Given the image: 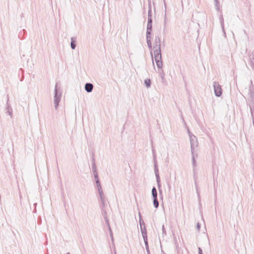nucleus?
Wrapping results in <instances>:
<instances>
[{"instance_id":"1","label":"nucleus","mask_w":254,"mask_h":254,"mask_svg":"<svg viewBox=\"0 0 254 254\" xmlns=\"http://www.w3.org/2000/svg\"><path fill=\"white\" fill-rule=\"evenodd\" d=\"M161 40L160 37L156 36L154 38V46L153 47L154 60L156 65L159 68H161L163 66L162 61V56L161 54Z\"/></svg>"},{"instance_id":"9","label":"nucleus","mask_w":254,"mask_h":254,"mask_svg":"<svg viewBox=\"0 0 254 254\" xmlns=\"http://www.w3.org/2000/svg\"><path fill=\"white\" fill-rule=\"evenodd\" d=\"M146 41L149 50H151L152 49V43H151V33L148 35V33H146Z\"/></svg>"},{"instance_id":"45","label":"nucleus","mask_w":254,"mask_h":254,"mask_svg":"<svg viewBox=\"0 0 254 254\" xmlns=\"http://www.w3.org/2000/svg\"><path fill=\"white\" fill-rule=\"evenodd\" d=\"M163 1H164V6H165V11H166V2H165V0H163Z\"/></svg>"},{"instance_id":"5","label":"nucleus","mask_w":254,"mask_h":254,"mask_svg":"<svg viewBox=\"0 0 254 254\" xmlns=\"http://www.w3.org/2000/svg\"><path fill=\"white\" fill-rule=\"evenodd\" d=\"M214 94L217 97H220L222 95V88L218 82H213Z\"/></svg>"},{"instance_id":"36","label":"nucleus","mask_w":254,"mask_h":254,"mask_svg":"<svg viewBox=\"0 0 254 254\" xmlns=\"http://www.w3.org/2000/svg\"><path fill=\"white\" fill-rule=\"evenodd\" d=\"M250 111L252 116H253V114L254 112V108H252V107H250Z\"/></svg>"},{"instance_id":"10","label":"nucleus","mask_w":254,"mask_h":254,"mask_svg":"<svg viewBox=\"0 0 254 254\" xmlns=\"http://www.w3.org/2000/svg\"><path fill=\"white\" fill-rule=\"evenodd\" d=\"M93 89V85L90 83H87L85 85V90L88 93L92 92Z\"/></svg>"},{"instance_id":"37","label":"nucleus","mask_w":254,"mask_h":254,"mask_svg":"<svg viewBox=\"0 0 254 254\" xmlns=\"http://www.w3.org/2000/svg\"><path fill=\"white\" fill-rule=\"evenodd\" d=\"M196 228L197 230L199 231L200 228V224L199 223H197Z\"/></svg>"},{"instance_id":"11","label":"nucleus","mask_w":254,"mask_h":254,"mask_svg":"<svg viewBox=\"0 0 254 254\" xmlns=\"http://www.w3.org/2000/svg\"><path fill=\"white\" fill-rule=\"evenodd\" d=\"M109 202L108 200L104 201L99 202V205L101 209L109 208L108 206Z\"/></svg>"},{"instance_id":"26","label":"nucleus","mask_w":254,"mask_h":254,"mask_svg":"<svg viewBox=\"0 0 254 254\" xmlns=\"http://www.w3.org/2000/svg\"><path fill=\"white\" fill-rule=\"evenodd\" d=\"M214 1H215V5L216 7V9L217 11H219L220 9V7H219L220 3L219 2V1H218V0H214Z\"/></svg>"},{"instance_id":"19","label":"nucleus","mask_w":254,"mask_h":254,"mask_svg":"<svg viewBox=\"0 0 254 254\" xmlns=\"http://www.w3.org/2000/svg\"><path fill=\"white\" fill-rule=\"evenodd\" d=\"M149 4H148V18H152V10H151V5L150 3V0H148Z\"/></svg>"},{"instance_id":"3","label":"nucleus","mask_w":254,"mask_h":254,"mask_svg":"<svg viewBox=\"0 0 254 254\" xmlns=\"http://www.w3.org/2000/svg\"><path fill=\"white\" fill-rule=\"evenodd\" d=\"M191 156H192V165H193V172H194V184H195V188H196V193H197V196H198V200L199 201V204L200 205V193H199V190H198V187L197 186V182H196V178L195 177V168L196 167V162L195 161V158H197V153H195V152L193 153V154H191Z\"/></svg>"},{"instance_id":"2","label":"nucleus","mask_w":254,"mask_h":254,"mask_svg":"<svg viewBox=\"0 0 254 254\" xmlns=\"http://www.w3.org/2000/svg\"><path fill=\"white\" fill-rule=\"evenodd\" d=\"M62 94V90L60 87H58V83H57L55 87L54 97V102L56 109H57L58 108L59 103L61 101Z\"/></svg>"},{"instance_id":"27","label":"nucleus","mask_w":254,"mask_h":254,"mask_svg":"<svg viewBox=\"0 0 254 254\" xmlns=\"http://www.w3.org/2000/svg\"><path fill=\"white\" fill-rule=\"evenodd\" d=\"M105 222H106V225L108 228V229L109 230L110 228H111V227H110V223H109V220L108 219V218H106V219H104Z\"/></svg>"},{"instance_id":"8","label":"nucleus","mask_w":254,"mask_h":254,"mask_svg":"<svg viewBox=\"0 0 254 254\" xmlns=\"http://www.w3.org/2000/svg\"><path fill=\"white\" fill-rule=\"evenodd\" d=\"M248 64L254 70V55L252 53L249 56Z\"/></svg>"},{"instance_id":"43","label":"nucleus","mask_w":254,"mask_h":254,"mask_svg":"<svg viewBox=\"0 0 254 254\" xmlns=\"http://www.w3.org/2000/svg\"><path fill=\"white\" fill-rule=\"evenodd\" d=\"M168 190H169V191H170V190H171V185L170 184V183H168Z\"/></svg>"},{"instance_id":"42","label":"nucleus","mask_w":254,"mask_h":254,"mask_svg":"<svg viewBox=\"0 0 254 254\" xmlns=\"http://www.w3.org/2000/svg\"><path fill=\"white\" fill-rule=\"evenodd\" d=\"M95 181L99 180L98 175L94 176Z\"/></svg>"},{"instance_id":"25","label":"nucleus","mask_w":254,"mask_h":254,"mask_svg":"<svg viewBox=\"0 0 254 254\" xmlns=\"http://www.w3.org/2000/svg\"><path fill=\"white\" fill-rule=\"evenodd\" d=\"M142 237H143V240L144 241V243L145 244L146 243H148L147 232H142Z\"/></svg>"},{"instance_id":"7","label":"nucleus","mask_w":254,"mask_h":254,"mask_svg":"<svg viewBox=\"0 0 254 254\" xmlns=\"http://www.w3.org/2000/svg\"><path fill=\"white\" fill-rule=\"evenodd\" d=\"M152 18H148L147 30L146 33H148V35L151 33L152 28Z\"/></svg>"},{"instance_id":"6","label":"nucleus","mask_w":254,"mask_h":254,"mask_svg":"<svg viewBox=\"0 0 254 254\" xmlns=\"http://www.w3.org/2000/svg\"><path fill=\"white\" fill-rule=\"evenodd\" d=\"M6 113L8 114L11 118H12V109L9 104L8 95L7 96L6 107L5 108Z\"/></svg>"},{"instance_id":"29","label":"nucleus","mask_w":254,"mask_h":254,"mask_svg":"<svg viewBox=\"0 0 254 254\" xmlns=\"http://www.w3.org/2000/svg\"><path fill=\"white\" fill-rule=\"evenodd\" d=\"M97 187L99 193L103 192V190L102 189L101 185L97 186Z\"/></svg>"},{"instance_id":"39","label":"nucleus","mask_w":254,"mask_h":254,"mask_svg":"<svg viewBox=\"0 0 254 254\" xmlns=\"http://www.w3.org/2000/svg\"><path fill=\"white\" fill-rule=\"evenodd\" d=\"M250 96L251 99L254 101V93H251Z\"/></svg>"},{"instance_id":"4","label":"nucleus","mask_w":254,"mask_h":254,"mask_svg":"<svg viewBox=\"0 0 254 254\" xmlns=\"http://www.w3.org/2000/svg\"><path fill=\"white\" fill-rule=\"evenodd\" d=\"M190 148H191V153L195 152V148L198 146V142L197 139L195 136H191L190 138Z\"/></svg>"},{"instance_id":"47","label":"nucleus","mask_w":254,"mask_h":254,"mask_svg":"<svg viewBox=\"0 0 254 254\" xmlns=\"http://www.w3.org/2000/svg\"><path fill=\"white\" fill-rule=\"evenodd\" d=\"M22 36V34L21 33V32L19 33V35H18V37L20 38H21V36Z\"/></svg>"},{"instance_id":"20","label":"nucleus","mask_w":254,"mask_h":254,"mask_svg":"<svg viewBox=\"0 0 254 254\" xmlns=\"http://www.w3.org/2000/svg\"><path fill=\"white\" fill-rule=\"evenodd\" d=\"M92 171H95V170H97V169H96V164H95V158L94 157V154H93V155H92Z\"/></svg>"},{"instance_id":"13","label":"nucleus","mask_w":254,"mask_h":254,"mask_svg":"<svg viewBox=\"0 0 254 254\" xmlns=\"http://www.w3.org/2000/svg\"><path fill=\"white\" fill-rule=\"evenodd\" d=\"M156 181H157V186H158L159 191V194L160 195H161V196L162 197V190L161 189V181H160V177H156Z\"/></svg>"},{"instance_id":"18","label":"nucleus","mask_w":254,"mask_h":254,"mask_svg":"<svg viewBox=\"0 0 254 254\" xmlns=\"http://www.w3.org/2000/svg\"><path fill=\"white\" fill-rule=\"evenodd\" d=\"M151 193L153 198L157 197V190L155 187H153L152 189Z\"/></svg>"},{"instance_id":"40","label":"nucleus","mask_w":254,"mask_h":254,"mask_svg":"<svg viewBox=\"0 0 254 254\" xmlns=\"http://www.w3.org/2000/svg\"><path fill=\"white\" fill-rule=\"evenodd\" d=\"M95 181H96V186L101 185V184H100L99 180H96Z\"/></svg>"},{"instance_id":"22","label":"nucleus","mask_w":254,"mask_h":254,"mask_svg":"<svg viewBox=\"0 0 254 254\" xmlns=\"http://www.w3.org/2000/svg\"><path fill=\"white\" fill-rule=\"evenodd\" d=\"M139 221L140 227L142 228V227H143V226H145V223L143 221V219H142L141 216V214L140 213H139Z\"/></svg>"},{"instance_id":"51","label":"nucleus","mask_w":254,"mask_h":254,"mask_svg":"<svg viewBox=\"0 0 254 254\" xmlns=\"http://www.w3.org/2000/svg\"><path fill=\"white\" fill-rule=\"evenodd\" d=\"M115 254H117L116 252H115Z\"/></svg>"},{"instance_id":"12","label":"nucleus","mask_w":254,"mask_h":254,"mask_svg":"<svg viewBox=\"0 0 254 254\" xmlns=\"http://www.w3.org/2000/svg\"><path fill=\"white\" fill-rule=\"evenodd\" d=\"M164 22H163V31H165L166 29H167V24H168V20L167 19V13H166V11H165V14H164Z\"/></svg>"},{"instance_id":"34","label":"nucleus","mask_w":254,"mask_h":254,"mask_svg":"<svg viewBox=\"0 0 254 254\" xmlns=\"http://www.w3.org/2000/svg\"><path fill=\"white\" fill-rule=\"evenodd\" d=\"M140 230H141V233H142V232H147L145 226H143V227L140 228Z\"/></svg>"},{"instance_id":"24","label":"nucleus","mask_w":254,"mask_h":254,"mask_svg":"<svg viewBox=\"0 0 254 254\" xmlns=\"http://www.w3.org/2000/svg\"><path fill=\"white\" fill-rule=\"evenodd\" d=\"M153 199V205L155 208H157L159 207V201L158 200L157 197L154 198Z\"/></svg>"},{"instance_id":"33","label":"nucleus","mask_w":254,"mask_h":254,"mask_svg":"<svg viewBox=\"0 0 254 254\" xmlns=\"http://www.w3.org/2000/svg\"><path fill=\"white\" fill-rule=\"evenodd\" d=\"M152 153H153V158H154V161H155V160H156V154H155V149L153 148H152Z\"/></svg>"},{"instance_id":"44","label":"nucleus","mask_w":254,"mask_h":254,"mask_svg":"<svg viewBox=\"0 0 254 254\" xmlns=\"http://www.w3.org/2000/svg\"><path fill=\"white\" fill-rule=\"evenodd\" d=\"M161 78H162V79H164V72L163 71H162V73L161 74Z\"/></svg>"},{"instance_id":"31","label":"nucleus","mask_w":254,"mask_h":254,"mask_svg":"<svg viewBox=\"0 0 254 254\" xmlns=\"http://www.w3.org/2000/svg\"><path fill=\"white\" fill-rule=\"evenodd\" d=\"M21 72L22 74H23V73H24V70L22 68H20L19 70V73ZM24 78V75H22V77L21 78V79H20V81H22L23 79Z\"/></svg>"},{"instance_id":"46","label":"nucleus","mask_w":254,"mask_h":254,"mask_svg":"<svg viewBox=\"0 0 254 254\" xmlns=\"http://www.w3.org/2000/svg\"><path fill=\"white\" fill-rule=\"evenodd\" d=\"M162 231L163 233H165L164 226H162Z\"/></svg>"},{"instance_id":"49","label":"nucleus","mask_w":254,"mask_h":254,"mask_svg":"<svg viewBox=\"0 0 254 254\" xmlns=\"http://www.w3.org/2000/svg\"><path fill=\"white\" fill-rule=\"evenodd\" d=\"M151 57L152 58V61L153 62V55H152V53H151Z\"/></svg>"},{"instance_id":"38","label":"nucleus","mask_w":254,"mask_h":254,"mask_svg":"<svg viewBox=\"0 0 254 254\" xmlns=\"http://www.w3.org/2000/svg\"><path fill=\"white\" fill-rule=\"evenodd\" d=\"M198 254H203L202 250L200 248H198Z\"/></svg>"},{"instance_id":"15","label":"nucleus","mask_w":254,"mask_h":254,"mask_svg":"<svg viewBox=\"0 0 254 254\" xmlns=\"http://www.w3.org/2000/svg\"><path fill=\"white\" fill-rule=\"evenodd\" d=\"M154 172H155V176L156 178L158 177H160L159 174V170L158 168L157 161L155 160V161H154Z\"/></svg>"},{"instance_id":"14","label":"nucleus","mask_w":254,"mask_h":254,"mask_svg":"<svg viewBox=\"0 0 254 254\" xmlns=\"http://www.w3.org/2000/svg\"><path fill=\"white\" fill-rule=\"evenodd\" d=\"M219 20L224 35L225 37H226V33L224 29V19L222 14L220 16Z\"/></svg>"},{"instance_id":"30","label":"nucleus","mask_w":254,"mask_h":254,"mask_svg":"<svg viewBox=\"0 0 254 254\" xmlns=\"http://www.w3.org/2000/svg\"><path fill=\"white\" fill-rule=\"evenodd\" d=\"M145 249L147 252V254H150L148 243H145Z\"/></svg>"},{"instance_id":"23","label":"nucleus","mask_w":254,"mask_h":254,"mask_svg":"<svg viewBox=\"0 0 254 254\" xmlns=\"http://www.w3.org/2000/svg\"><path fill=\"white\" fill-rule=\"evenodd\" d=\"M144 84L147 88L151 86V82L150 79H146L144 80Z\"/></svg>"},{"instance_id":"21","label":"nucleus","mask_w":254,"mask_h":254,"mask_svg":"<svg viewBox=\"0 0 254 254\" xmlns=\"http://www.w3.org/2000/svg\"><path fill=\"white\" fill-rule=\"evenodd\" d=\"M99 202H102V201H106V200H108L106 199V197L105 196L103 192L101 193H99Z\"/></svg>"},{"instance_id":"17","label":"nucleus","mask_w":254,"mask_h":254,"mask_svg":"<svg viewBox=\"0 0 254 254\" xmlns=\"http://www.w3.org/2000/svg\"><path fill=\"white\" fill-rule=\"evenodd\" d=\"M109 208L101 209L102 215H103L104 219H106L108 217V210Z\"/></svg>"},{"instance_id":"28","label":"nucleus","mask_w":254,"mask_h":254,"mask_svg":"<svg viewBox=\"0 0 254 254\" xmlns=\"http://www.w3.org/2000/svg\"><path fill=\"white\" fill-rule=\"evenodd\" d=\"M97 187L99 193L103 192V190L102 189L101 185L97 186Z\"/></svg>"},{"instance_id":"50","label":"nucleus","mask_w":254,"mask_h":254,"mask_svg":"<svg viewBox=\"0 0 254 254\" xmlns=\"http://www.w3.org/2000/svg\"><path fill=\"white\" fill-rule=\"evenodd\" d=\"M22 31H23V32L24 33L26 32V31H25V30L24 29H23V30H22Z\"/></svg>"},{"instance_id":"16","label":"nucleus","mask_w":254,"mask_h":254,"mask_svg":"<svg viewBox=\"0 0 254 254\" xmlns=\"http://www.w3.org/2000/svg\"><path fill=\"white\" fill-rule=\"evenodd\" d=\"M76 38L75 37H72L71 38V43H70V46H71V48L72 49V50H74L75 47H76V44H75V42H76Z\"/></svg>"},{"instance_id":"35","label":"nucleus","mask_w":254,"mask_h":254,"mask_svg":"<svg viewBox=\"0 0 254 254\" xmlns=\"http://www.w3.org/2000/svg\"><path fill=\"white\" fill-rule=\"evenodd\" d=\"M188 133L189 134V137L190 138V136H194V135H193L191 132L190 131V130H189V129L188 128Z\"/></svg>"},{"instance_id":"32","label":"nucleus","mask_w":254,"mask_h":254,"mask_svg":"<svg viewBox=\"0 0 254 254\" xmlns=\"http://www.w3.org/2000/svg\"><path fill=\"white\" fill-rule=\"evenodd\" d=\"M109 233H110V236L111 238L112 239V240L113 241V232L111 230V228H110V229L109 230Z\"/></svg>"},{"instance_id":"48","label":"nucleus","mask_w":254,"mask_h":254,"mask_svg":"<svg viewBox=\"0 0 254 254\" xmlns=\"http://www.w3.org/2000/svg\"><path fill=\"white\" fill-rule=\"evenodd\" d=\"M182 119H183V122L184 123H185V120H184V118H183V116H182Z\"/></svg>"},{"instance_id":"41","label":"nucleus","mask_w":254,"mask_h":254,"mask_svg":"<svg viewBox=\"0 0 254 254\" xmlns=\"http://www.w3.org/2000/svg\"><path fill=\"white\" fill-rule=\"evenodd\" d=\"M94 176L98 175V172L97 170L93 171Z\"/></svg>"}]
</instances>
